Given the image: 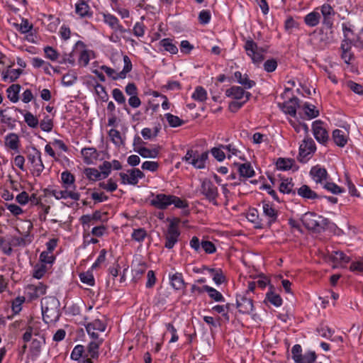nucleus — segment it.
Masks as SVG:
<instances>
[{
    "instance_id": "1",
    "label": "nucleus",
    "mask_w": 363,
    "mask_h": 363,
    "mask_svg": "<svg viewBox=\"0 0 363 363\" xmlns=\"http://www.w3.org/2000/svg\"><path fill=\"white\" fill-rule=\"evenodd\" d=\"M60 302L55 296H46L41 301L43 319L46 322L55 321L59 317Z\"/></svg>"
},
{
    "instance_id": "2",
    "label": "nucleus",
    "mask_w": 363,
    "mask_h": 363,
    "mask_svg": "<svg viewBox=\"0 0 363 363\" xmlns=\"http://www.w3.org/2000/svg\"><path fill=\"white\" fill-rule=\"evenodd\" d=\"M301 221L308 230L316 231L325 229L328 224V219L311 212L305 213L301 218Z\"/></svg>"
},
{
    "instance_id": "3",
    "label": "nucleus",
    "mask_w": 363,
    "mask_h": 363,
    "mask_svg": "<svg viewBox=\"0 0 363 363\" xmlns=\"http://www.w3.org/2000/svg\"><path fill=\"white\" fill-rule=\"evenodd\" d=\"M123 59L124 62L123 69L118 73H116L115 69L106 65H102L101 67V69L104 71L106 74L113 80L125 79L126 77V74L132 69V63L130 58L127 55H124Z\"/></svg>"
},
{
    "instance_id": "4",
    "label": "nucleus",
    "mask_w": 363,
    "mask_h": 363,
    "mask_svg": "<svg viewBox=\"0 0 363 363\" xmlns=\"http://www.w3.org/2000/svg\"><path fill=\"white\" fill-rule=\"evenodd\" d=\"M247 55L251 58L253 63L259 65L264 60L263 53L265 50L258 47L252 40H247L245 44Z\"/></svg>"
},
{
    "instance_id": "5",
    "label": "nucleus",
    "mask_w": 363,
    "mask_h": 363,
    "mask_svg": "<svg viewBox=\"0 0 363 363\" xmlns=\"http://www.w3.org/2000/svg\"><path fill=\"white\" fill-rule=\"evenodd\" d=\"M33 152L28 155V160L31 164L33 174L40 176L45 167L41 159V152L35 147L32 148Z\"/></svg>"
},
{
    "instance_id": "6",
    "label": "nucleus",
    "mask_w": 363,
    "mask_h": 363,
    "mask_svg": "<svg viewBox=\"0 0 363 363\" xmlns=\"http://www.w3.org/2000/svg\"><path fill=\"white\" fill-rule=\"evenodd\" d=\"M200 191L207 200L214 205H218L216 201L218 196V189L212 182L204 179L201 183Z\"/></svg>"
},
{
    "instance_id": "7",
    "label": "nucleus",
    "mask_w": 363,
    "mask_h": 363,
    "mask_svg": "<svg viewBox=\"0 0 363 363\" xmlns=\"http://www.w3.org/2000/svg\"><path fill=\"white\" fill-rule=\"evenodd\" d=\"M316 150L315 144L311 138H305L299 147V155L298 160L305 163L307 162V157L313 153Z\"/></svg>"
},
{
    "instance_id": "8",
    "label": "nucleus",
    "mask_w": 363,
    "mask_h": 363,
    "mask_svg": "<svg viewBox=\"0 0 363 363\" xmlns=\"http://www.w3.org/2000/svg\"><path fill=\"white\" fill-rule=\"evenodd\" d=\"M245 88L238 86H233L230 88L225 90V95L228 97L234 99L235 100H244L242 101L247 102L251 94L244 90Z\"/></svg>"
},
{
    "instance_id": "9",
    "label": "nucleus",
    "mask_w": 363,
    "mask_h": 363,
    "mask_svg": "<svg viewBox=\"0 0 363 363\" xmlns=\"http://www.w3.org/2000/svg\"><path fill=\"white\" fill-rule=\"evenodd\" d=\"M313 133L316 140L320 143H324L328 140V133L323 125V122L315 121L312 125Z\"/></svg>"
},
{
    "instance_id": "10",
    "label": "nucleus",
    "mask_w": 363,
    "mask_h": 363,
    "mask_svg": "<svg viewBox=\"0 0 363 363\" xmlns=\"http://www.w3.org/2000/svg\"><path fill=\"white\" fill-rule=\"evenodd\" d=\"M179 235V232L177 228L173 223H171L165 235V247L168 249L172 248L177 242Z\"/></svg>"
},
{
    "instance_id": "11",
    "label": "nucleus",
    "mask_w": 363,
    "mask_h": 363,
    "mask_svg": "<svg viewBox=\"0 0 363 363\" xmlns=\"http://www.w3.org/2000/svg\"><path fill=\"white\" fill-rule=\"evenodd\" d=\"M47 286L42 283L38 284H30L26 288L27 294L30 299H36L44 295L46 292Z\"/></svg>"
},
{
    "instance_id": "12",
    "label": "nucleus",
    "mask_w": 363,
    "mask_h": 363,
    "mask_svg": "<svg viewBox=\"0 0 363 363\" xmlns=\"http://www.w3.org/2000/svg\"><path fill=\"white\" fill-rule=\"evenodd\" d=\"M237 308L242 313H250L252 311L253 303L252 299L243 296H238L236 299Z\"/></svg>"
},
{
    "instance_id": "13",
    "label": "nucleus",
    "mask_w": 363,
    "mask_h": 363,
    "mask_svg": "<svg viewBox=\"0 0 363 363\" xmlns=\"http://www.w3.org/2000/svg\"><path fill=\"white\" fill-rule=\"evenodd\" d=\"M172 195L160 194L153 197L151 204L160 209H165L171 205Z\"/></svg>"
},
{
    "instance_id": "14",
    "label": "nucleus",
    "mask_w": 363,
    "mask_h": 363,
    "mask_svg": "<svg viewBox=\"0 0 363 363\" xmlns=\"http://www.w3.org/2000/svg\"><path fill=\"white\" fill-rule=\"evenodd\" d=\"M279 106L285 113L289 114L294 117L296 115V108L300 107L298 99L296 97H293L281 104H279Z\"/></svg>"
},
{
    "instance_id": "15",
    "label": "nucleus",
    "mask_w": 363,
    "mask_h": 363,
    "mask_svg": "<svg viewBox=\"0 0 363 363\" xmlns=\"http://www.w3.org/2000/svg\"><path fill=\"white\" fill-rule=\"evenodd\" d=\"M50 194L58 200L67 198H70L74 201L79 200V194L77 192L69 191L68 189H65V190L52 189L50 191Z\"/></svg>"
},
{
    "instance_id": "16",
    "label": "nucleus",
    "mask_w": 363,
    "mask_h": 363,
    "mask_svg": "<svg viewBox=\"0 0 363 363\" xmlns=\"http://www.w3.org/2000/svg\"><path fill=\"white\" fill-rule=\"evenodd\" d=\"M320 11L323 16V24L327 28H330L333 25V21L331 18L335 14L333 7L330 4H325L320 7Z\"/></svg>"
},
{
    "instance_id": "17",
    "label": "nucleus",
    "mask_w": 363,
    "mask_h": 363,
    "mask_svg": "<svg viewBox=\"0 0 363 363\" xmlns=\"http://www.w3.org/2000/svg\"><path fill=\"white\" fill-rule=\"evenodd\" d=\"M310 174L316 183L323 184L327 179L328 173L325 168L316 165L310 171Z\"/></svg>"
},
{
    "instance_id": "18",
    "label": "nucleus",
    "mask_w": 363,
    "mask_h": 363,
    "mask_svg": "<svg viewBox=\"0 0 363 363\" xmlns=\"http://www.w3.org/2000/svg\"><path fill=\"white\" fill-rule=\"evenodd\" d=\"M263 216L266 218V223L270 225L277 218V212L268 203H262Z\"/></svg>"
},
{
    "instance_id": "19",
    "label": "nucleus",
    "mask_w": 363,
    "mask_h": 363,
    "mask_svg": "<svg viewBox=\"0 0 363 363\" xmlns=\"http://www.w3.org/2000/svg\"><path fill=\"white\" fill-rule=\"evenodd\" d=\"M104 21L115 31L124 33L125 29L119 23L118 18L110 13H103Z\"/></svg>"
},
{
    "instance_id": "20",
    "label": "nucleus",
    "mask_w": 363,
    "mask_h": 363,
    "mask_svg": "<svg viewBox=\"0 0 363 363\" xmlns=\"http://www.w3.org/2000/svg\"><path fill=\"white\" fill-rule=\"evenodd\" d=\"M81 153L84 162L88 164H93L99 157L98 152L93 147L83 148Z\"/></svg>"
},
{
    "instance_id": "21",
    "label": "nucleus",
    "mask_w": 363,
    "mask_h": 363,
    "mask_svg": "<svg viewBox=\"0 0 363 363\" xmlns=\"http://www.w3.org/2000/svg\"><path fill=\"white\" fill-rule=\"evenodd\" d=\"M333 138L337 145L344 147L347 142L348 132L346 130L336 129L333 133Z\"/></svg>"
},
{
    "instance_id": "22",
    "label": "nucleus",
    "mask_w": 363,
    "mask_h": 363,
    "mask_svg": "<svg viewBox=\"0 0 363 363\" xmlns=\"http://www.w3.org/2000/svg\"><path fill=\"white\" fill-rule=\"evenodd\" d=\"M234 77L245 89H251L255 85V82L250 79L247 74H242L238 71L234 73Z\"/></svg>"
},
{
    "instance_id": "23",
    "label": "nucleus",
    "mask_w": 363,
    "mask_h": 363,
    "mask_svg": "<svg viewBox=\"0 0 363 363\" xmlns=\"http://www.w3.org/2000/svg\"><path fill=\"white\" fill-rule=\"evenodd\" d=\"M235 165H238V171L241 177L244 178H251L255 175V171L249 162H245L243 164H237L235 163Z\"/></svg>"
},
{
    "instance_id": "24",
    "label": "nucleus",
    "mask_w": 363,
    "mask_h": 363,
    "mask_svg": "<svg viewBox=\"0 0 363 363\" xmlns=\"http://www.w3.org/2000/svg\"><path fill=\"white\" fill-rule=\"evenodd\" d=\"M301 109L305 115V118L312 119L316 118L319 115L318 110L313 104L305 103L302 106Z\"/></svg>"
},
{
    "instance_id": "25",
    "label": "nucleus",
    "mask_w": 363,
    "mask_h": 363,
    "mask_svg": "<svg viewBox=\"0 0 363 363\" xmlns=\"http://www.w3.org/2000/svg\"><path fill=\"white\" fill-rule=\"evenodd\" d=\"M351 43L349 40H345L341 45L342 58L345 63L349 64L352 59L353 55L350 52Z\"/></svg>"
},
{
    "instance_id": "26",
    "label": "nucleus",
    "mask_w": 363,
    "mask_h": 363,
    "mask_svg": "<svg viewBox=\"0 0 363 363\" xmlns=\"http://www.w3.org/2000/svg\"><path fill=\"white\" fill-rule=\"evenodd\" d=\"M104 340H91L87 346V352L89 355L93 358L96 359L99 357V348L102 344Z\"/></svg>"
},
{
    "instance_id": "27",
    "label": "nucleus",
    "mask_w": 363,
    "mask_h": 363,
    "mask_svg": "<svg viewBox=\"0 0 363 363\" xmlns=\"http://www.w3.org/2000/svg\"><path fill=\"white\" fill-rule=\"evenodd\" d=\"M320 20V14L316 11H313L307 14L304 18L306 24L311 27L316 26Z\"/></svg>"
},
{
    "instance_id": "28",
    "label": "nucleus",
    "mask_w": 363,
    "mask_h": 363,
    "mask_svg": "<svg viewBox=\"0 0 363 363\" xmlns=\"http://www.w3.org/2000/svg\"><path fill=\"white\" fill-rule=\"evenodd\" d=\"M135 151L145 158H155L158 155V150L156 149H148L145 147L135 148Z\"/></svg>"
},
{
    "instance_id": "29",
    "label": "nucleus",
    "mask_w": 363,
    "mask_h": 363,
    "mask_svg": "<svg viewBox=\"0 0 363 363\" xmlns=\"http://www.w3.org/2000/svg\"><path fill=\"white\" fill-rule=\"evenodd\" d=\"M297 193L299 196L308 199H314L318 197L317 194L307 185L301 186Z\"/></svg>"
},
{
    "instance_id": "30",
    "label": "nucleus",
    "mask_w": 363,
    "mask_h": 363,
    "mask_svg": "<svg viewBox=\"0 0 363 363\" xmlns=\"http://www.w3.org/2000/svg\"><path fill=\"white\" fill-rule=\"evenodd\" d=\"M266 299L272 305L279 307L282 304V299L280 296L272 291V286H270V291L266 295Z\"/></svg>"
},
{
    "instance_id": "31",
    "label": "nucleus",
    "mask_w": 363,
    "mask_h": 363,
    "mask_svg": "<svg viewBox=\"0 0 363 363\" xmlns=\"http://www.w3.org/2000/svg\"><path fill=\"white\" fill-rule=\"evenodd\" d=\"M22 73V69H7L5 72H3V79L6 82L9 79L10 82H14L16 80L21 74Z\"/></svg>"
},
{
    "instance_id": "32",
    "label": "nucleus",
    "mask_w": 363,
    "mask_h": 363,
    "mask_svg": "<svg viewBox=\"0 0 363 363\" xmlns=\"http://www.w3.org/2000/svg\"><path fill=\"white\" fill-rule=\"evenodd\" d=\"M208 159V152H204L201 155L197 153L193 162H191V164L197 168V169H203L205 167V162Z\"/></svg>"
},
{
    "instance_id": "33",
    "label": "nucleus",
    "mask_w": 363,
    "mask_h": 363,
    "mask_svg": "<svg viewBox=\"0 0 363 363\" xmlns=\"http://www.w3.org/2000/svg\"><path fill=\"white\" fill-rule=\"evenodd\" d=\"M203 289L206 291L209 296L216 301L223 302L225 301L223 295L214 288L205 285L203 286Z\"/></svg>"
},
{
    "instance_id": "34",
    "label": "nucleus",
    "mask_w": 363,
    "mask_h": 363,
    "mask_svg": "<svg viewBox=\"0 0 363 363\" xmlns=\"http://www.w3.org/2000/svg\"><path fill=\"white\" fill-rule=\"evenodd\" d=\"M89 7L86 2L84 0H82L80 2L77 3L75 6V11L76 13L80 16L81 17H85L89 16Z\"/></svg>"
},
{
    "instance_id": "35",
    "label": "nucleus",
    "mask_w": 363,
    "mask_h": 363,
    "mask_svg": "<svg viewBox=\"0 0 363 363\" xmlns=\"http://www.w3.org/2000/svg\"><path fill=\"white\" fill-rule=\"evenodd\" d=\"M330 259L335 263H339L341 262H349L350 257L346 256L341 251H333L330 255Z\"/></svg>"
},
{
    "instance_id": "36",
    "label": "nucleus",
    "mask_w": 363,
    "mask_h": 363,
    "mask_svg": "<svg viewBox=\"0 0 363 363\" xmlns=\"http://www.w3.org/2000/svg\"><path fill=\"white\" fill-rule=\"evenodd\" d=\"M171 285L177 290L182 289L184 286L182 276L179 273H176L170 277Z\"/></svg>"
},
{
    "instance_id": "37",
    "label": "nucleus",
    "mask_w": 363,
    "mask_h": 363,
    "mask_svg": "<svg viewBox=\"0 0 363 363\" xmlns=\"http://www.w3.org/2000/svg\"><path fill=\"white\" fill-rule=\"evenodd\" d=\"M21 86L18 84H12L10 86L8 89V98L12 102H17L18 100V92L20 91Z\"/></svg>"
},
{
    "instance_id": "38",
    "label": "nucleus",
    "mask_w": 363,
    "mask_h": 363,
    "mask_svg": "<svg viewBox=\"0 0 363 363\" xmlns=\"http://www.w3.org/2000/svg\"><path fill=\"white\" fill-rule=\"evenodd\" d=\"M129 180L128 184L135 185L138 182V179L144 177V174L139 169H133L129 171Z\"/></svg>"
},
{
    "instance_id": "39",
    "label": "nucleus",
    "mask_w": 363,
    "mask_h": 363,
    "mask_svg": "<svg viewBox=\"0 0 363 363\" xmlns=\"http://www.w3.org/2000/svg\"><path fill=\"white\" fill-rule=\"evenodd\" d=\"M192 98L199 102H203L207 99V92L202 86H197L192 94Z\"/></svg>"
},
{
    "instance_id": "40",
    "label": "nucleus",
    "mask_w": 363,
    "mask_h": 363,
    "mask_svg": "<svg viewBox=\"0 0 363 363\" xmlns=\"http://www.w3.org/2000/svg\"><path fill=\"white\" fill-rule=\"evenodd\" d=\"M18 137L15 133H10L6 137V145L12 150L18 148Z\"/></svg>"
},
{
    "instance_id": "41",
    "label": "nucleus",
    "mask_w": 363,
    "mask_h": 363,
    "mask_svg": "<svg viewBox=\"0 0 363 363\" xmlns=\"http://www.w3.org/2000/svg\"><path fill=\"white\" fill-rule=\"evenodd\" d=\"M316 359V355L314 352H309L305 354L300 356L295 363H313Z\"/></svg>"
},
{
    "instance_id": "42",
    "label": "nucleus",
    "mask_w": 363,
    "mask_h": 363,
    "mask_svg": "<svg viewBox=\"0 0 363 363\" xmlns=\"http://www.w3.org/2000/svg\"><path fill=\"white\" fill-rule=\"evenodd\" d=\"M45 343V340L43 337H41L40 340L33 339L31 345H30V351L33 355L38 356L41 350V347L43 344Z\"/></svg>"
},
{
    "instance_id": "43",
    "label": "nucleus",
    "mask_w": 363,
    "mask_h": 363,
    "mask_svg": "<svg viewBox=\"0 0 363 363\" xmlns=\"http://www.w3.org/2000/svg\"><path fill=\"white\" fill-rule=\"evenodd\" d=\"M84 174L86 176V177L90 180L96 181L102 179L101 172L94 168L85 169Z\"/></svg>"
},
{
    "instance_id": "44",
    "label": "nucleus",
    "mask_w": 363,
    "mask_h": 363,
    "mask_svg": "<svg viewBox=\"0 0 363 363\" xmlns=\"http://www.w3.org/2000/svg\"><path fill=\"white\" fill-rule=\"evenodd\" d=\"M147 266L144 262L137 263L134 265L133 272L135 279H139L141 275L146 271Z\"/></svg>"
},
{
    "instance_id": "45",
    "label": "nucleus",
    "mask_w": 363,
    "mask_h": 363,
    "mask_svg": "<svg viewBox=\"0 0 363 363\" xmlns=\"http://www.w3.org/2000/svg\"><path fill=\"white\" fill-rule=\"evenodd\" d=\"M165 118H167L169 125L172 127H178L184 123V121L178 116H174L171 113L165 114Z\"/></svg>"
},
{
    "instance_id": "46",
    "label": "nucleus",
    "mask_w": 363,
    "mask_h": 363,
    "mask_svg": "<svg viewBox=\"0 0 363 363\" xmlns=\"http://www.w3.org/2000/svg\"><path fill=\"white\" fill-rule=\"evenodd\" d=\"M61 179L65 185V189H68L74 184V177L69 172H64L61 174Z\"/></svg>"
},
{
    "instance_id": "47",
    "label": "nucleus",
    "mask_w": 363,
    "mask_h": 363,
    "mask_svg": "<svg viewBox=\"0 0 363 363\" xmlns=\"http://www.w3.org/2000/svg\"><path fill=\"white\" fill-rule=\"evenodd\" d=\"M294 160L289 159L279 158L277 162V167L281 170H286L291 168Z\"/></svg>"
},
{
    "instance_id": "48",
    "label": "nucleus",
    "mask_w": 363,
    "mask_h": 363,
    "mask_svg": "<svg viewBox=\"0 0 363 363\" xmlns=\"http://www.w3.org/2000/svg\"><path fill=\"white\" fill-rule=\"evenodd\" d=\"M24 119L27 125L31 128H36L38 125V119L30 112L25 113Z\"/></svg>"
},
{
    "instance_id": "49",
    "label": "nucleus",
    "mask_w": 363,
    "mask_h": 363,
    "mask_svg": "<svg viewBox=\"0 0 363 363\" xmlns=\"http://www.w3.org/2000/svg\"><path fill=\"white\" fill-rule=\"evenodd\" d=\"M47 271V266L45 264H36L33 269V277L38 279L42 278Z\"/></svg>"
},
{
    "instance_id": "50",
    "label": "nucleus",
    "mask_w": 363,
    "mask_h": 363,
    "mask_svg": "<svg viewBox=\"0 0 363 363\" xmlns=\"http://www.w3.org/2000/svg\"><path fill=\"white\" fill-rule=\"evenodd\" d=\"M162 46L164 48L165 50L172 53L176 54L178 51V49L175 45H174L171 40L168 38L163 39L161 41Z\"/></svg>"
},
{
    "instance_id": "51",
    "label": "nucleus",
    "mask_w": 363,
    "mask_h": 363,
    "mask_svg": "<svg viewBox=\"0 0 363 363\" xmlns=\"http://www.w3.org/2000/svg\"><path fill=\"white\" fill-rule=\"evenodd\" d=\"M94 89L96 94L100 97V99L104 101H106L108 99V96L105 90V88L101 84L96 83L94 85Z\"/></svg>"
},
{
    "instance_id": "52",
    "label": "nucleus",
    "mask_w": 363,
    "mask_h": 363,
    "mask_svg": "<svg viewBox=\"0 0 363 363\" xmlns=\"http://www.w3.org/2000/svg\"><path fill=\"white\" fill-rule=\"evenodd\" d=\"M86 326L93 328L94 330L104 332L106 330V324L99 319H96L91 323H89Z\"/></svg>"
},
{
    "instance_id": "53",
    "label": "nucleus",
    "mask_w": 363,
    "mask_h": 363,
    "mask_svg": "<svg viewBox=\"0 0 363 363\" xmlns=\"http://www.w3.org/2000/svg\"><path fill=\"white\" fill-rule=\"evenodd\" d=\"M224 149L222 148L221 145L218 147H213L211 149V152L212 155L219 162L223 161L225 158V154Z\"/></svg>"
},
{
    "instance_id": "54",
    "label": "nucleus",
    "mask_w": 363,
    "mask_h": 363,
    "mask_svg": "<svg viewBox=\"0 0 363 363\" xmlns=\"http://www.w3.org/2000/svg\"><path fill=\"white\" fill-rule=\"evenodd\" d=\"M40 126L43 131L50 132L53 127L52 121L47 116L41 121Z\"/></svg>"
},
{
    "instance_id": "55",
    "label": "nucleus",
    "mask_w": 363,
    "mask_h": 363,
    "mask_svg": "<svg viewBox=\"0 0 363 363\" xmlns=\"http://www.w3.org/2000/svg\"><path fill=\"white\" fill-rule=\"evenodd\" d=\"M79 277L83 283L89 286H93L94 284V276L89 272L80 274Z\"/></svg>"
},
{
    "instance_id": "56",
    "label": "nucleus",
    "mask_w": 363,
    "mask_h": 363,
    "mask_svg": "<svg viewBox=\"0 0 363 363\" xmlns=\"http://www.w3.org/2000/svg\"><path fill=\"white\" fill-rule=\"evenodd\" d=\"M99 186L101 189H105L108 191H111V192L115 191L117 189V184L112 179H109L106 183H105V182L99 183Z\"/></svg>"
},
{
    "instance_id": "57",
    "label": "nucleus",
    "mask_w": 363,
    "mask_h": 363,
    "mask_svg": "<svg viewBox=\"0 0 363 363\" xmlns=\"http://www.w3.org/2000/svg\"><path fill=\"white\" fill-rule=\"evenodd\" d=\"M108 135L115 145H119L122 144V139L119 131L116 129H111L109 130Z\"/></svg>"
},
{
    "instance_id": "58",
    "label": "nucleus",
    "mask_w": 363,
    "mask_h": 363,
    "mask_svg": "<svg viewBox=\"0 0 363 363\" xmlns=\"http://www.w3.org/2000/svg\"><path fill=\"white\" fill-rule=\"evenodd\" d=\"M146 236L147 233L143 228L135 230L132 233L133 239L138 242H142Z\"/></svg>"
},
{
    "instance_id": "59",
    "label": "nucleus",
    "mask_w": 363,
    "mask_h": 363,
    "mask_svg": "<svg viewBox=\"0 0 363 363\" xmlns=\"http://www.w3.org/2000/svg\"><path fill=\"white\" fill-rule=\"evenodd\" d=\"M44 52L46 57L52 61H56L58 59L59 54L57 52L53 49L52 47H45L44 48Z\"/></svg>"
},
{
    "instance_id": "60",
    "label": "nucleus",
    "mask_w": 363,
    "mask_h": 363,
    "mask_svg": "<svg viewBox=\"0 0 363 363\" xmlns=\"http://www.w3.org/2000/svg\"><path fill=\"white\" fill-rule=\"evenodd\" d=\"M324 188L334 194H338L342 192V189L339 186L333 182L325 183Z\"/></svg>"
},
{
    "instance_id": "61",
    "label": "nucleus",
    "mask_w": 363,
    "mask_h": 363,
    "mask_svg": "<svg viewBox=\"0 0 363 363\" xmlns=\"http://www.w3.org/2000/svg\"><path fill=\"white\" fill-rule=\"evenodd\" d=\"M247 218L250 221L258 224L259 227H262L263 223H262V219L259 220L257 211L256 209H252L250 211V213L247 215Z\"/></svg>"
},
{
    "instance_id": "62",
    "label": "nucleus",
    "mask_w": 363,
    "mask_h": 363,
    "mask_svg": "<svg viewBox=\"0 0 363 363\" xmlns=\"http://www.w3.org/2000/svg\"><path fill=\"white\" fill-rule=\"evenodd\" d=\"M84 346L81 345H78L74 347L72 353H71V359L73 360H79L82 357L84 352Z\"/></svg>"
},
{
    "instance_id": "63",
    "label": "nucleus",
    "mask_w": 363,
    "mask_h": 363,
    "mask_svg": "<svg viewBox=\"0 0 363 363\" xmlns=\"http://www.w3.org/2000/svg\"><path fill=\"white\" fill-rule=\"evenodd\" d=\"M24 297H17L12 302V311L14 313H18L21 311V305L24 302Z\"/></svg>"
},
{
    "instance_id": "64",
    "label": "nucleus",
    "mask_w": 363,
    "mask_h": 363,
    "mask_svg": "<svg viewBox=\"0 0 363 363\" xmlns=\"http://www.w3.org/2000/svg\"><path fill=\"white\" fill-rule=\"evenodd\" d=\"M112 95L113 99L120 104L125 103V98L123 92L119 89H114L112 91Z\"/></svg>"
}]
</instances>
